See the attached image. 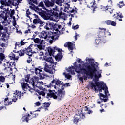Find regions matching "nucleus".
Listing matches in <instances>:
<instances>
[{"instance_id":"c756f323","label":"nucleus","mask_w":125,"mask_h":125,"mask_svg":"<svg viewBox=\"0 0 125 125\" xmlns=\"http://www.w3.org/2000/svg\"><path fill=\"white\" fill-rule=\"evenodd\" d=\"M46 62L48 63H50L51 64L54 63V60L52 57L48 58L46 59Z\"/></svg>"},{"instance_id":"39448f33","label":"nucleus","mask_w":125,"mask_h":125,"mask_svg":"<svg viewBox=\"0 0 125 125\" xmlns=\"http://www.w3.org/2000/svg\"><path fill=\"white\" fill-rule=\"evenodd\" d=\"M51 33L52 34H50V35H47L46 32L42 31V33H41L40 36L41 38H43L45 40L47 39L50 41H52L57 39V37L59 34V31L58 29H57V30H55L53 32Z\"/></svg>"},{"instance_id":"f8f14e48","label":"nucleus","mask_w":125,"mask_h":125,"mask_svg":"<svg viewBox=\"0 0 125 125\" xmlns=\"http://www.w3.org/2000/svg\"><path fill=\"white\" fill-rule=\"evenodd\" d=\"M44 70L47 73L51 74H54L55 73V69L51 66V65H48L47 63L45 64Z\"/></svg>"},{"instance_id":"09e8293b","label":"nucleus","mask_w":125,"mask_h":125,"mask_svg":"<svg viewBox=\"0 0 125 125\" xmlns=\"http://www.w3.org/2000/svg\"><path fill=\"white\" fill-rule=\"evenodd\" d=\"M5 106H3V104H0V111L3 109Z\"/></svg>"},{"instance_id":"774afa93","label":"nucleus","mask_w":125,"mask_h":125,"mask_svg":"<svg viewBox=\"0 0 125 125\" xmlns=\"http://www.w3.org/2000/svg\"><path fill=\"white\" fill-rule=\"evenodd\" d=\"M27 63H29L31 62V60H27Z\"/></svg>"},{"instance_id":"a878e982","label":"nucleus","mask_w":125,"mask_h":125,"mask_svg":"<svg viewBox=\"0 0 125 125\" xmlns=\"http://www.w3.org/2000/svg\"><path fill=\"white\" fill-rule=\"evenodd\" d=\"M5 81V78L3 76V73H0V81L2 83H4Z\"/></svg>"},{"instance_id":"ea45409f","label":"nucleus","mask_w":125,"mask_h":125,"mask_svg":"<svg viewBox=\"0 0 125 125\" xmlns=\"http://www.w3.org/2000/svg\"><path fill=\"white\" fill-rule=\"evenodd\" d=\"M50 104L49 103H45L44 104V108H48L50 106Z\"/></svg>"},{"instance_id":"c85d7f7f","label":"nucleus","mask_w":125,"mask_h":125,"mask_svg":"<svg viewBox=\"0 0 125 125\" xmlns=\"http://www.w3.org/2000/svg\"><path fill=\"white\" fill-rule=\"evenodd\" d=\"M8 98H5L4 99V105H11L12 104V102H8Z\"/></svg>"},{"instance_id":"6ab92c4d","label":"nucleus","mask_w":125,"mask_h":125,"mask_svg":"<svg viewBox=\"0 0 125 125\" xmlns=\"http://www.w3.org/2000/svg\"><path fill=\"white\" fill-rule=\"evenodd\" d=\"M8 39H9V36H6V33H2V38H1V40L2 42H7Z\"/></svg>"},{"instance_id":"f3484780","label":"nucleus","mask_w":125,"mask_h":125,"mask_svg":"<svg viewBox=\"0 0 125 125\" xmlns=\"http://www.w3.org/2000/svg\"><path fill=\"white\" fill-rule=\"evenodd\" d=\"M14 95L13 98L12 99V101L14 102H16L18 98L20 99V98H21V95H20L19 93H18L17 92L14 93Z\"/></svg>"},{"instance_id":"f257e3e1","label":"nucleus","mask_w":125,"mask_h":125,"mask_svg":"<svg viewBox=\"0 0 125 125\" xmlns=\"http://www.w3.org/2000/svg\"><path fill=\"white\" fill-rule=\"evenodd\" d=\"M86 63L88 64L87 67L82 64L79 66L76 65L77 62H74V66L68 67L67 69V72L69 74L73 75L75 74V71L78 74H82L83 77H80L79 79L80 81L83 82V80H87L88 77L93 78L94 81V83H91L90 87L91 89L94 90L96 92L99 91L102 92L103 90L104 91L105 95L102 93H100V98L101 100L104 102H106L108 100V96L110 95L108 90V87L103 82H97L99 79L101 77V70H98V64L97 63H94V60L87 58L85 59Z\"/></svg>"},{"instance_id":"9b49d317","label":"nucleus","mask_w":125,"mask_h":125,"mask_svg":"<svg viewBox=\"0 0 125 125\" xmlns=\"http://www.w3.org/2000/svg\"><path fill=\"white\" fill-rule=\"evenodd\" d=\"M4 71L5 73L12 74V69L11 68V65L9 62H7L3 64Z\"/></svg>"},{"instance_id":"72a5a7b5","label":"nucleus","mask_w":125,"mask_h":125,"mask_svg":"<svg viewBox=\"0 0 125 125\" xmlns=\"http://www.w3.org/2000/svg\"><path fill=\"white\" fill-rule=\"evenodd\" d=\"M63 75L65 76V77L68 79H71V76L66 73H63Z\"/></svg>"},{"instance_id":"c9c22d12","label":"nucleus","mask_w":125,"mask_h":125,"mask_svg":"<svg viewBox=\"0 0 125 125\" xmlns=\"http://www.w3.org/2000/svg\"><path fill=\"white\" fill-rule=\"evenodd\" d=\"M123 18V16L120 12L117 13V18H116L117 19H119V18L122 19Z\"/></svg>"},{"instance_id":"aec40b11","label":"nucleus","mask_w":125,"mask_h":125,"mask_svg":"<svg viewBox=\"0 0 125 125\" xmlns=\"http://www.w3.org/2000/svg\"><path fill=\"white\" fill-rule=\"evenodd\" d=\"M95 2L94 0H90V2L88 5L89 8H94L93 11H94V9L96 8V6L95 5Z\"/></svg>"},{"instance_id":"58836bf2","label":"nucleus","mask_w":125,"mask_h":125,"mask_svg":"<svg viewBox=\"0 0 125 125\" xmlns=\"http://www.w3.org/2000/svg\"><path fill=\"white\" fill-rule=\"evenodd\" d=\"M5 59V55L3 53L0 54V60H1V62L3 61Z\"/></svg>"},{"instance_id":"6e6d98bb","label":"nucleus","mask_w":125,"mask_h":125,"mask_svg":"<svg viewBox=\"0 0 125 125\" xmlns=\"http://www.w3.org/2000/svg\"><path fill=\"white\" fill-rule=\"evenodd\" d=\"M56 27H58V29H61L62 28V26L60 25H56Z\"/></svg>"},{"instance_id":"7c9ffc66","label":"nucleus","mask_w":125,"mask_h":125,"mask_svg":"<svg viewBox=\"0 0 125 125\" xmlns=\"http://www.w3.org/2000/svg\"><path fill=\"white\" fill-rule=\"evenodd\" d=\"M26 54L28 56H32V50L31 49H30L29 48H28Z\"/></svg>"},{"instance_id":"ddd939ff","label":"nucleus","mask_w":125,"mask_h":125,"mask_svg":"<svg viewBox=\"0 0 125 125\" xmlns=\"http://www.w3.org/2000/svg\"><path fill=\"white\" fill-rule=\"evenodd\" d=\"M35 74L40 77L41 79H45V77L47 76L46 74L44 73L43 71L38 68L35 69Z\"/></svg>"},{"instance_id":"680f3d73","label":"nucleus","mask_w":125,"mask_h":125,"mask_svg":"<svg viewBox=\"0 0 125 125\" xmlns=\"http://www.w3.org/2000/svg\"><path fill=\"white\" fill-rule=\"evenodd\" d=\"M20 45V43L19 42H17L15 43V46H19Z\"/></svg>"},{"instance_id":"864d4df0","label":"nucleus","mask_w":125,"mask_h":125,"mask_svg":"<svg viewBox=\"0 0 125 125\" xmlns=\"http://www.w3.org/2000/svg\"><path fill=\"white\" fill-rule=\"evenodd\" d=\"M33 16L34 17H35L36 19H39V16H38V15H37L36 14H34Z\"/></svg>"},{"instance_id":"79ce46f5","label":"nucleus","mask_w":125,"mask_h":125,"mask_svg":"<svg viewBox=\"0 0 125 125\" xmlns=\"http://www.w3.org/2000/svg\"><path fill=\"white\" fill-rule=\"evenodd\" d=\"M85 111L87 112L86 113L88 114H90L91 113H92V111L88 109L87 107H85Z\"/></svg>"},{"instance_id":"9d476101","label":"nucleus","mask_w":125,"mask_h":125,"mask_svg":"<svg viewBox=\"0 0 125 125\" xmlns=\"http://www.w3.org/2000/svg\"><path fill=\"white\" fill-rule=\"evenodd\" d=\"M80 118L82 119H85V115L84 113H82L81 110H79L78 113L76 114L75 116L74 117L73 122L77 124V123L79 122L80 121Z\"/></svg>"},{"instance_id":"de8ad7c7","label":"nucleus","mask_w":125,"mask_h":125,"mask_svg":"<svg viewBox=\"0 0 125 125\" xmlns=\"http://www.w3.org/2000/svg\"><path fill=\"white\" fill-rule=\"evenodd\" d=\"M5 49L4 48H0V54L1 53H4Z\"/></svg>"},{"instance_id":"20e7f679","label":"nucleus","mask_w":125,"mask_h":125,"mask_svg":"<svg viewBox=\"0 0 125 125\" xmlns=\"http://www.w3.org/2000/svg\"><path fill=\"white\" fill-rule=\"evenodd\" d=\"M33 41L34 43L39 44L34 46L33 48V49L34 50V52H39V51L40 50L45 49V40L39 39V38H35L33 39Z\"/></svg>"},{"instance_id":"393cba45","label":"nucleus","mask_w":125,"mask_h":125,"mask_svg":"<svg viewBox=\"0 0 125 125\" xmlns=\"http://www.w3.org/2000/svg\"><path fill=\"white\" fill-rule=\"evenodd\" d=\"M33 23L34 24L39 23V24H42V21L39 18H38V19H34L33 21Z\"/></svg>"},{"instance_id":"e433bc0d","label":"nucleus","mask_w":125,"mask_h":125,"mask_svg":"<svg viewBox=\"0 0 125 125\" xmlns=\"http://www.w3.org/2000/svg\"><path fill=\"white\" fill-rule=\"evenodd\" d=\"M54 50L55 52L58 51L59 52H61L62 51V49H60V48H59L57 47H54Z\"/></svg>"},{"instance_id":"6e6552de","label":"nucleus","mask_w":125,"mask_h":125,"mask_svg":"<svg viewBox=\"0 0 125 125\" xmlns=\"http://www.w3.org/2000/svg\"><path fill=\"white\" fill-rule=\"evenodd\" d=\"M44 3L46 4L47 7H53L52 8H50L51 10L54 11V14L52 15V16H54V17H55V16L58 17V13H57L56 11H59V9L56 6H54V2H50V1L48 0H45L44 1Z\"/></svg>"},{"instance_id":"4be33fe9","label":"nucleus","mask_w":125,"mask_h":125,"mask_svg":"<svg viewBox=\"0 0 125 125\" xmlns=\"http://www.w3.org/2000/svg\"><path fill=\"white\" fill-rule=\"evenodd\" d=\"M64 12L67 13H73L74 12V10L73 8L70 7H66L64 10Z\"/></svg>"},{"instance_id":"4d7b16f0","label":"nucleus","mask_w":125,"mask_h":125,"mask_svg":"<svg viewBox=\"0 0 125 125\" xmlns=\"http://www.w3.org/2000/svg\"><path fill=\"white\" fill-rule=\"evenodd\" d=\"M77 62H78V63H82V60L80 59H79L77 60Z\"/></svg>"},{"instance_id":"473e14b6","label":"nucleus","mask_w":125,"mask_h":125,"mask_svg":"<svg viewBox=\"0 0 125 125\" xmlns=\"http://www.w3.org/2000/svg\"><path fill=\"white\" fill-rule=\"evenodd\" d=\"M109 6H106L105 7V10H108V12H110V14H112L113 12V10L111 9V7H108Z\"/></svg>"},{"instance_id":"052dcab7","label":"nucleus","mask_w":125,"mask_h":125,"mask_svg":"<svg viewBox=\"0 0 125 125\" xmlns=\"http://www.w3.org/2000/svg\"><path fill=\"white\" fill-rule=\"evenodd\" d=\"M25 44V43L23 41L21 42V45H24Z\"/></svg>"},{"instance_id":"a18cd8bd","label":"nucleus","mask_w":125,"mask_h":125,"mask_svg":"<svg viewBox=\"0 0 125 125\" xmlns=\"http://www.w3.org/2000/svg\"><path fill=\"white\" fill-rule=\"evenodd\" d=\"M48 51L49 53V54H51L53 52V49L51 47H48Z\"/></svg>"},{"instance_id":"3c124183","label":"nucleus","mask_w":125,"mask_h":125,"mask_svg":"<svg viewBox=\"0 0 125 125\" xmlns=\"http://www.w3.org/2000/svg\"><path fill=\"white\" fill-rule=\"evenodd\" d=\"M0 46H1V47H6L7 46V44H4V43H2L0 45Z\"/></svg>"},{"instance_id":"0e129e2a","label":"nucleus","mask_w":125,"mask_h":125,"mask_svg":"<svg viewBox=\"0 0 125 125\" xmlns=\"http://www.w3.org/2000/svg\"><path fill=\"white\" fill-rule=\"evenodd\" d=\"M6 86H7V88H9V87H10V85H9V84H8V83H6Z\"/></svg>"},{"instance_id":"1a4fd4ad","label":"nucleus","mask_w":125,"mask_h":125,"mask_svg":"<svg viewBox=\"0 0 125 125\" xmlns=\"http://www.w3.org/2000/svg\"><path fill=\"white\" fill-rule=\"evenodd\" d=\"M52 83H55L56 85L52 86L51 84H50L49 85H47L48 88H50L51 87H54L55 89H59L60 87H62V81H59L58 79L55 78L52 81Z\"/></svg>"},{"instance_id":"412c9836","label":"nucleus","mask_w":125,"mask_h":125,"mask_svg":"<svg viewBox=\"0 0 125 125\" xmlns=\"http://www.w3.org/2000/svg\"><path fill=\"white\" fill-rule=\"evenodd\" d=\"M9 57L11 60H18L19 59V57H16V55L13 52L10 53L9 55Z\"/></svg>"},{"instance_id":"dca6fc26","label":"nucleus","mask_w":125,"mask_h":125,"mask_svg":"<svg viewBox=\"0 0 125 125\" xmlns=\"http://www.w3.org/2000/svg\"><path fill=\"white\" fill-rule=\"evenodd\" d=\"M101 33H103L104 36L105 37L107 36H111V33L109 32L108 30H106V28H99Z\"/></svg>"},{"instance_id":"bb28decb","label":"nucleus","mask_w":125,"mask_h":125,"mask_svg":"<svg viewBox=\"0 0 125 125\" xmlns=\"http://www.w3.org/2000/svg\"><path fill=\"white\" fill-rule=\"evenodd\" d=\"M36 11L38 13L39 15H42L43 14V11H42V9L37 8Z\"/></svg>"},{"instance_id":"a211bd4d","label":"nucleus","mask_w":125,"mask_h":125,"mask_svg":"<svg viewBox=\"0 0 125 125\" xmlns=\"http://www.w3.org/2000/svg\"><path fill=\"white\" fill-rule=\"evenodd\" d=\"M28 4H30V5L29 6L31 10H34L35 9V5L33 4V3H35L36 2L35 1H34L33 0H27Z\"/></svg>"},{"instance_id":"8fccbe9b","label":"nucleus","mask_w":125,"mask_h":125,"mask_svg":"<svg viewBox=\"0 0 125 125\" xmlns=\"http://www.w3.org/2000/svg\"><path fill=\"white\" fill-rule=\"evenodd\" d=\"M79 25H76V26H74L73 27V29L74 30H77L78 28H79Z\"/></svg>"},{"instance_id":"603ef678","label":"nucleus","mask_w":125,"mask_h":125,"mask_svg":"<svg viewBox=\"0 0 125 125\" xmlns=\"http://www.w3.org/2000/svg\"><path fill=\"white\" fill-rule=\"evenodd\" d=\"M30 29H28L27 30H26L25 31V34H28V33H30Z\"/></svg>"},{"instance_id":"69168bd1","label":"nucleus","mask_w":125,"mask_h":125,"mask_svg":"<svg viewBox=\"0 0 125 125\" xmlns=\"http://www.w3.org/2000/svg\"><path fill=\"white\" fill-rule=\"evenodd\" d=\"M55 59L56 60H59L58 56H56L55 57Z\"/></svg>"},{"instance_id":"f704fd0d","label":"nucleus","mask_w":125,"mask_h":125,"mask_svg":"<svg viewBox=\"0 0 125 125\" xmlns=\"http://www.w3.org/2000/svg\"><path fill=\"white\" fill-rule=\"evenodd\" d=\"M62 0H56L55 3L56 4H58L60 6H62Z\"/></svg>"},{"instance_id":"0eeeda50","label":"nucleus","mask_w":125,"mask_h":125,"mask_svg":"<svg viewBox=\"0 0 125 125\" xmlns=\"http://www.w3.org/2000/svg\"><path fill=\"white\" fill-rule=\"evenodd\" d=\"M58 89V93H48L47 98H53L54 99L61 100L64 96L65 91L63 90L60 89V88Z\"/></svg>"},{"instance_id":"5fc2aeb1","label":"nucleus","mask_w":125,"mask_h":125,"mask_svg":"<svg viewBox=\"0 0 125 125\" xmlns=\"http://www.w3.org/2000/svg\"><path fill=\"white\" fill-rule=\"evenodd\" d=\"M13 25L14 26H15L16 25V22L15 20L13 21Z\"/></svg>"},{"instance_id":"2f4dec72","label":"nucleus","mask_w":125,"mask_h":125,"mask_svg":"<svg viewBox=\"0 0 125 125\" xmlns=\"http://www.w3.org/2000/svg\"><path fill=\"white\" fill-rule=\"evenodd\" d=\"M18 53L20 56H23L24 55V51L23 50H20Z\"/></svg>"},{"instance_id":"5701e85b","label":"nucleus","mask_w":125,"mask_h":125,"mask_svg":"<svg viewBox=\"0 0 125 125\" xmlns=\"http://www.w3.org/2000/svg\"><path fill=\"white\" fill-rule=\"evenodd\" d=\"M106 23L108 25H111L112 26H115L116 25V22L111 21L110 20H108L106 21Z\"/></svg>"},{"instance_id":"37998d69","label":"nucleus","mask_w":125,"mask_h":125,"mask_svg":"<svg viewBox=\"0 0 125 125\" xmlns=\"http://www.w3.org/2000/svg\"><path fill=\"white\" fill-rule=\"evenodd\" d=\"M30 14H31V13H30V12L29 11V10L28 9V10L26 11V16H27V17L30 18L29 15H30Z\"/></svg>"},{"instance_id":"13d9d810","label":"nucleus","mask_w":125,"mask_h":125,"mask_svg":"<svg viewBox=\"0 0 125 125\" xmlns=\"http://www.w3.org/2000/svg\"><path fill=\"white\" fill-rule=\"evenodd\" d=\"M79 36V35H78L77 33H76V35L75 36H74V38L75 39V41H76L77 40V37Z\"/></svg>"},{"instance_id":"49530a36","label":"nucleus","mask_w":125,"mask_h":125,"mask_svg":"<svg viewBox=\"0 0 125 125\" xmlns=\"http://www.w3.org/2000/svg\"><path fill=\"white\" fill-rule=\"evenodd\" d=\"M34 104L37 106H39L41 105V103H40V102H37L36 103H34Z\"/></svg>"},{"instance_id":"423d86ee","label":"nucleus","mask_w":125,"mask_h":125,"mask_svg":"<svg viewBox=\"0 0 125 125\" xmlns=\"http://www.w3.org/2000/svg\"><path fill=\"white\" fill-rule=\"evenodd\" d=\"M21 85L22 89L24 90L25 91L28 90L31 93H34V94H36V95H37V93H36V92H37L38 93V94L40 95H42V96H45V93L44 91L33 89V88H31L30 87V86H29V85L26 83H21Z\"/></svg>"},{"instance_id":"4468645a","label":"nucleus","mask_w":125,"mask_h":125,"mask_svg":"<svg viewBox=\"0 0 125 125\" xmlns=\"http://www.w3.org/2000/svg\"><path fill=\"white\" fill-rule=\"evenodd\" d=\"M39 6L42 7V8L44 10H47V12H48V13L50 15H55V14H54V11H53L51 9H47L45 8V7L44 6V4H43V2H41L39 4Z\"/></svg>"},{"instance_id":"cd10ccee","label":"nucleus","mask_w":125,"mask_h":125,"mask_svg":"<svg viewBox=\"0 0 125 125\" xmlns=\"http://www.w3.org/2000/svg\"><path fill=\"white\" fill-rule=\"evenodd\" d=\"M43 49H41L40 50L39 49H38V52H34V50L33 49V52L35 53H38V55L40 56H42L44 55V53L42 51V50Z\"/></svg>"},{"instance_id":"338daca9","label":"nucleus","mask_w":125,"mask_h":125,"mask_svg":"<svg viewBox=\"0 0 125 125\" xmlns=\"http://www.w3.org/2000/svg\"><path fill=\"white\" fill-rule=\"evenodd\" d=\"M3 29V27L2 25H0V30H2Z\"/></svg>"},{"instance_id":"2eb2a0df","label":"nucleus","mask_w":125,"mask_h":125,"mask_svg":"<svg viewBox=\"0 0 125 125\" xmlns=\"http://www.w3.org/2000/svg\"><path fill=\"white\" fill-rule=\"evenodd\" d=\"M64 46L65 47H68V49L70 50H73L75 47V44L70 42H68L64 44Z\"/></svg>"},{"instance_id":"7ed1b4c3","label":"nucleus","mask_w":125,"mask_h":125,"mask_svg":"<svg viewBox=\"0 0 125 125\" xmlns=\"http://www.w3.org/2000/svg\"><path fill=\"white\" fill-rule=\"evenodd\" d=\"M22 1V0H9L7 2L6 0H2L1 3L3 6H1V9L8 13V11H9V7L8 6L10 4L17 6L19 3H21Z\"/></svg>"},{"instance_id":"a19ab883","label":"nucleus","mask_w":125,"mask_h":125,"mask_svg":"<svg viewBox=\"0 0 125 125\" xmlns=\"http://www.w3.org/2000/svg\"><path fill=\"white\" fill-rule=\"evenodd\" d=\"M4 14H5L4 11L0 12V17L2 18H4Z\"/></svg>"},{"instance_id":"f03ea898","label":"nucleus","mask_w":125,"mask_h":125,"mask_svg":"<svg viewBox=\"0 0 125 125\" xmlns=\"http://www.w3.org/2000/svg\"><path fill=\"white\" fill-rule=\"evenodd\" d=\"M30 75H27L25 78V81L26 83L29 82V83L33 86L34 88L37 87L39 89L43 90V88L41 85H44V83L42 81H39V77L34 76L29 81Z\"/></svg>"},{"instance_id":"c03bdc74","label":"nucleus","mask_w":125,"mask_h":125,"mask_svg":"<svg viewBox=\"0 0 125 125\" xmlns=\"http://www.w3.org/2000/svg\"><path fill=\"white\" fill-rule=\"evenodd\" d=\"M118 7H119V8H121L122 7H123L124 6V4L123 3V2H120L119 4H118Z\"/></svg>"},{"instance_id":"bf43d9fd","label":"nucleus","mask_w":125,"mask_h":125,"mask_svg":"<svg viewBox=\"0 0 125 125\" xmlns=\"http://www.w3.org/2000/svg\"><path fill=\"white\" fill-rule=\"evenodd\" d=\"M30 27H31L32 29H34L36 28V26L34 25H31Z\"/></svg>"},{"instance_id":"e2e57ef3","label":"nucleus","mask_w":125,"mask_h":125,"mask_svg":"<svg viewBox=\"0 0 125 125\" xmlns=\"http://www.w3.org/2000/svg\"><path fill=\"white\" fill-rule=\"evenodd\" d=\"M14 14V11L13 10L12 11H11V15H13Z\"/></svg>"},{"instance_id":"b1692460","label":"nucleus","mask_w":125,"mask_h":125,"mask_svg":"<svg viewBox=\"0 0 125 125\" xmlns=\"http://www.w3.org/2000/svg\"><path fill=\"white\" fill-rule=\"evenodd\" d=\"M53 27V24L51 22H48L46 23V25L44 26V28L47 30H49Z\"/></svg>"},{"instance_id":"4c0bfd02","label":"nucleus","mask_w":125,"mask_h":125,"mask_svg":"<svg viewBox=\"0 0 125 125\" xmlns=\"http://www.w3.org/2000/svg\"><path fill=\"white\" fill-rule=\"evenodd\" d=\"M32 117L30 114H28V116L25 118V121L28 122L29 120H31L32 119Z\"/></svg>"}]
</instances>
